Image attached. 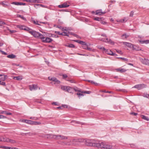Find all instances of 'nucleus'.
Listing matches in <instances>:
<instances>
[{"label": "nucleus", "instance_id": "34", "mask_svg": "<svg viewBox=\"0 0 149 149\" xmlns=\"http://www.w3.org/2000/svg\"><path fill=\"white\" fill-rule=\"evenodd\" d=\"M88 82L91 83V84H95L96 86H97L98 84H97V83L93 81L88 80Z\"/></svg>", "mask_w": 149, "mask_h": 149}, {"label": "nucleus", "instance_id": "62", "mask_svg": "<svg viewBox=\"0 0 149 149\" xmlns=\"http://www.w3.org/2000/svg\"><path fill=\"white\" fill-rule=\"evenodd\" d=\"M116 52L120 54H122V52L121 51L119 50H116Z\"/></svg>", "mask_w": 149, "mask_h": 149}, {"label": "nucleus", "instance_id": "6", "mask_svg": "<svg viewBox=\"0 0 149 149\" xmlns=\"http://www.w3.org/2000/svg\"><path fill=\"white\" fill-rule=\"evenodd\" d=\"M54 135L52 134H43L42 136H40L44 137L45 138L50 139H54Z\"/></svg>", "mask_w": 149, "mask_h": 149}, {"label": "nucleus", "instance_id": "41", "mask_svg": "<svg viewBox=\"0 0 149 149\" xmlns=\"http://www.w3.org/2000/svg\"><path fill=\"white\" fill-rule=\"evenodd\" d=\"M68 139V138L67 136H63V135H61L60 139H61V140L66 139Z\"/></svg>", "mask_w": 149, "mask_h": 149}, {"label": "nucleus", "instance_id": "50", "mask_svg": "<svg viewBox=\"0 0 149 149\" xmlns=\"http://www.w3.org/2000/svg\"><path fill=\"white\" fill-rule=\"evenodd\" d=\"M30 119L33 120H36L38 119V118L36 117H31L29 118Z\"/></svg>", "mask_w": 149, "mask_h": 149}, {"label": "nucleus", "instance_id": "53", "mask_svg": "<svg viewBox=\"0 0 149 149\" xmlns=\"http://www.w3.org/2000/svg\"><path fill=\"white\" fill-rule=\"evenodd\" d=\"M134 12L133 11H131L130 14V17H133L134 15Z\"/></svg>", "mask_w": 149, "mask_h": 149}, {"label": "nucleus", "instance_id": "17", "mask_svg": "<svg viewBox=\"0 0 149 149\" xmlns=\"http://www.w3.org/2000/svg\"><path fill=\"white\" fill-rule=\"evenodd\" d=\"M141 118L147 121H149V118L148 117L144 115H141Z\"/></svg>", "mask_w": 149, "mask_h": 149}, {"label": "nucleus", "instance_id": "36", "mask_svg": "<svg viewBox=\"0 0 149 149\" xmlns=\"http://www.w3.org/2000/svg\"><path fill=\"white\" fill-rule=\"evenodd\" d=\"M74 89V91H75L76 92H81V91L80 89L78 88L77 87H75L74 88H73Z\"/></svg>", "mask_w": 149, "mask_h": 149}, {"label": "nucleus", "instance_id": "28", "mask_svg": "<svg viewBox=\"0 0 149 149\" xmlns=\"http://www.w3.org/2000/svg\"><path fill=\"white\" fill-rule=\"evenodd\" d=\"M2 141L8 142L9 141V139L5 137H2Z\"/></svg>", "mask_w": 149, "mask_h": 149}, {"label": "nucleus", "instance_id": "11", "mask_svg": "<svg viewBox=\"0 0 149 149\" xmlns=\"http://www.w3.org/2000/svg\"><path fill=\"white\" fill-rule=\"evenodd\" d=\"M70 5L66 3H64L63 4L60 5L58 6V7L59 8H67L69 7Z\"/></svg>", "mask_w": 149, "mask_h": 149}, {"label": "nucleus", "instance_id": "7", "mask_svg": "<svg viewBox=\"0 0 149 149\" xmlns=\"http://www.w3.org/2000/svg\"><path fill=\"white\" fill-rule=\"evenodd\" d=\"M100 40L104 42L108 43L112 45H113L114 44V42L112 41L110 39H109L108 38L106 39L102 38Z\"/></svg>", "mask_w": 149, "mask_h": 149}, {"label": "nucleus", "instance_id": "43", "mask_svg": "<svg viewBox=\"0 0 149 149\" xmlns=\"http://www.w3.org/2000/svg\"><path fill=\"white\" fill-rule=\"evenodd\" d=\"M8 142H9L10 143H16V141H15L13 140H11L9 139V141H8Z\"/></svg>", "mask_w": 149, "mask_h": 149}, {"label": "nucleus", "instance_id": "49", "mask_svg": "<svg viewBox=\"0 0 149 149\" xmlns=\"http://www.w3.org/2000/svg\"><path fill=\"white\" fill-rule=\"evenodd\" d=\"M0 85H2L3 86H6V84L5 82L4 81H0Z\"/></svg>", "mask_w": 149, "mask_h": 149}, {"label": "nucleus", "instance_id": "12", "mask_svg": "<svg viewBox=\"0 0 149 149\" xmlns=\"http://www.w3.org/2000/svg\"><path fill=\"white\" fill-rule=\"evenodd\" d=\"M12 4L16 5H25L26 4L25 3L18 2H13L12 3Z\"/></svg>", "mask_w": 149, "mask_h": 149}, {"label": "nucleus", "instance_id": "48", "mask_svg": "<svg viewBox=\"0 0 149 149\" xmlns=\"http://www.w3.org/2000/svg\"><path fill=\"white\" fill-rule=\"evenodd\" d=\"M25 134L26 135L27 134H29V135L31 136L33 135H35V134L34 133H31V132H28V133H26Z\"/></svg>", "mask_w": 149, "mask_h": 149}, {"label": "nucleus", "instance_id": "8", "mask_svg": "<svg viewBox=\"0 0 149 149\" xmlns=\"http://www.w3.org/2000/svg\"><path fill=\"white\" fill-rule=\"evenodd\" d=\"M106 13V12H102V9H99L95 11V15H102Z\"/></svg>", "mask_w": 149, "mask_h": 149}, {"label": "nucleus", "instance_id": "14", "mask_svg": "<svg viewBox=\"0 0 149 149\" xmlns=\"http://www.w3.org/2000/svg\"><path fill=\"white\" fill-rule=\"evenodd\" d=\"M123 44L130 48H132L133 46V45L132 44L127 42H123Z\"/></svg>", "mask_w": 149, "mask_h": 149}, {"label": "nucleus", "instance_id": "51", "mask_svg": "<svg viewBox=\"0 0 149 149\" xmlns=\"http://www.w3.org/2000/svg\"><path fill=\"white\" fill-rule=\"evenodd\" d=\"M62 76L63 79H65L68 77L67 75L65 74H62Z\"/></svg>", "mask_w": 149, "mask_h": 149}, {"label": "nucleus", "instance_id": "16", "mask_svg": "<svg viewBox=\"0 0 149 149\" xmlns=\"http://www.w3.org/2000/svg\"><path fill=\"white\" fill-rule=\"evenodd\" d=\"M23 121L24 123L29 124L33 125V121L31 120L24 119Z\"/></svg>", "mask_w": 149, "mask_h": 149}, {"label": "nucleus", "instance_id": "55", "mask_svg": "<svg viewBox=\"0 0 149 149\" xmlns=\"http://www.w3.org/2000/svg\"><path fill=\"white\" fill-rule=\"evenodd\" d=\"M102 92H104V93H113V92L112 91H106L105 90L102 91Z\"/></svg>", "mask_w": 149, "mask_h": 149}, {"label": "nucleus", "instance_id": "35", "mask_svg": "<svg viewBox=\"0 0 149 149\" xmlns=\"http://www.w3.org/2000/svg\"><path fill=\"white\" fill-rule=\"evenodd\" d=\"M140 42L141 43H146V44H148L149 43V40H146L143 41H140Z\"/></svg>", "mask_w": 149, "mask_h": 149}, {"label": "nucleus", "instance_id": "39", "mask_svg": "<svg viewBox=\"0 0 149 149\" xmlns=\"http://www.w3.org/2000/svg\"><path fill=\"white\" fill-rule=\"evenodd\" d=\"M82 47L84 49H87V48H88V46L85 42V43H84V45H82Z\"/></svg>", "mask_w": 149, "mask_h": 149}, {"label": "nucleus", "instance_id": "1", "mask_svg": "<svg viewBox=\"0 0 149 149\" xmlns=\"http://www.w3.org/2000/svg\"><path fill=\"white\" fill-rule=\"evenodd\" d=\"M85 141L86 144L88 146L100 148L101 149H110L109 148H107L108 145L104 142L95 143L93 141L89 140H87Z\"/></svg>", "mask_w": 149, "mask_h": 149}, {"label": "nucleus", "instance_id": "20", "mask_svg": "<svg viewBox=\"0 0 149 149\" xmlns=\"http://www.w3.org/2000/svg\"><path fill=\"white\" fill-rule=\"evenodd\" d=\"M105 52L107 54L111 55V56L112 55V54L113 53V52L111 51L108 49L106 50H105Z\"/></svg>", "mask_w": 149, "mask_h": 149}, {"label": "nucleus", "instance_id": "59", "mask_svg": "<svg viewBox=\"0 0 149 149\" xmlns=\"http://www.w3.org/2000/svg\"><path fill=\"white\" fill-rule=\"evenodd\" d=\"M55 33L58 34L59 35H61L62 34V33H61L59 31H55Z\"/></svg>", "mask_w": 149, "mask_h": 149}, {"label": "nucleus", "instance_id": "4", "mask_svg": "<svg viewBox=\"0 0 149 149\" xmlns=\"http://www.w3.org/2000/svg\"><path fill=\"white\" fill-rule=\"evenodd\" d=\"M42 42L46 43H49L51 42L53 40L52 39L49 37L45 38L43 35V38H41Z\"/></svg>", "mask_w": 149, "mask_h": 149}, {"label": "nucleus", "instance_id": "47", "mask_svg": "<svg viewBox=\"0 0 149 149\" xmlns=\"http://www.w3.org/2000/svg\"><path fill=\"white\" fill-rule=\"evenodd\" d=\"M18 17H20L21 18H22L23 19L25 20H26V19L23 16H22L19 15H18Z\"/></svg>", "mask_w": 149, "mask_h": 149}, {"label": "nucleus", "instance_id": "58", "mask_svg": "<svg viewBox=\"0 0 149 149\" xmlns=\"http://www.w3.org/2000/svg\"><path fill=\"white\" fill-rule=\"evenodd\" d=\"M8 147L4 146H1L0 147V148H3V149H8L7 148V147Z\"/></svg>", "mask_w": 149, "mask_h": 149}, {"label": "nucleus", "instance_id": "56", "mask_svg": "<svg viewBox=\"0 0 149 149\" xmlns=\"http://www.w3.org/2000/svg\"><path fill=\"white\" fill-rule=\"evenodd\" d=\"M79 43L83 45H84V43H85V42L83 41L79 40Z\"/></svg>", "mask_w": 149, "mask_h": 149}, {"label": "nucleus", "instance_id": "37", "mask_svg": "<svg viewBox=\"0 0 149 149\" xmlns=\"http://www.w3.org/2000/svg\"><path fill=\"white\" fill-rule=\"evenodd\" d=\"M26 1L28 2L36 3L37 1L36 0H26Z\"/></svg>", "mask_w": 149, "mask_h": 149}, {"label": "nucleus", "instance_id": "52", "mask_svg": "<svg viewBox=\"0 0 149 149\" xmlns=\"http://www.w3.org/2000/svg\"><path fill=\"white\" fill-rule=\"evenodd\" d=\"M126 71V70L123 68H120V72H125Z\"/></svg>", "mask_w": 149, "mask_h": 149}, {"label": "nucleus", "instance_id": "18", "mask_svg": "<svg viewBox=\"0 0 149 149\" xmlns=\"http://www.w3.org/2000/svg\"><path fill=\"white\" fill-rule=\"evenodd\" d=\"M61 135H54V139L59 140L61 139Z\"/></svg>", "mask_w": 149, "mask_h": 149}, {"label": "nucleus", "instance_id": "63", "mask_svg": "<svg viewBox=\"0 0 149 149\" xmlns=\"http://www.w3.org/2000/svg\"><path fill=\"white\" fill-rule=\"evenodd\" d=\"M130 114L132 115H134V116H136L137 115V113L134 112H132L130 113Z\"/></svg>", "mask_w": 149, "mask_h": 149}, {"label": "nucleus", "instance_id": "60", "mask_svg": "<svg viewBox=\"0 0 149 149\" xmlns=\"http://www.w3.org/2000/svg\"><path fill=\"white\" fill-rule=\"evenodd\" d=\"M33 23L35 24L38 25H40L38 23V22L37 21L36 22L35 20L33 21Z\"/></svg>", "mask_w": 149, "mask_h": 149}, {"label": "nucleus", "instance_id": "13", "mask_svg": "<svg viewBox=\"0 0 149 149\" xmlns=\"http://www.w3.org/2000/svg\"><path fill=\"white\" fill-rule=\"evenodd\" d=\"M67 92L70 93H73L74 92L73 88L68 86Z\"/></svg>", "mask_w": 149, "mask_h": 149}, {"label": "nucleus", "instance_id": "38", "mask_svg": "<svg viewBox=\"0 0 149 149\" xmlns=\"http://www.w3.org/2000/svg\"><path fill=\"white\" fill-rule=\"evenodd\" d=\"M18 27L21 29L24 30L25 28V26L22 25H19Z\"/></svg>", "mask_w": 149, "mask_h": 149}, {"label": "nucleus", "instance_id": "27", "mask_svg": "<svg viewBox=\"0 0 149 149\" xmlns=\"http://www.w3.org/2000/svg\"><path fill=\"white\" fill-rule=\"evenodd\" d=\"M53 81L55 82L56 83L58 84H59L60 82L56 78L54 77H53Z\"/></svg>", "mask_w": 149, "mask_h": 149}, {"label": "nucleus", "instance_id": "21", "mask_svg": "<svg viewBox=\"0 0 149 149\" xmlns=\"http://www.w3.org/2000/svg\"><path fill=\"white\" fill-rule=\"evenodd\" d=\"M1 77H0V79L2 81H4L6 79L7 76L3 74H2Z\"/></svg>", "mask_w": 149, "mask_h": 149}, {"label": "nucleus", "instance_id": "46", "mask_svg": "<svg viewBox=\"0 0 149 149\" xmlns=\"http://www.w3.org/2000/svg\"><path fill=\"white\" fill-rule=\"evenodd\" d=\"M50 36L52 37H55L56 38H58L59 37L58 36L54 34H51Z\"/></svg>", "mask_w": 149, "mask_h": 149}, {"label": "nucleus", "instance_id": "57", "mask_svg": "<svg viewBox=\"0 0 149 149\" xmlns=\"http://www.w3.org/2000/svg\"><path fill=\"white\" fill-rule=\"evenodd\" d=\"M0 4L3 5V6L4 7H6L7 5L5 4L3 2H1L0 3Z\"/></svg>", "mask_w": 149, "mask_h": 149}, {"label": "nucleus", "instance_id": "24", "mask_svg": "<svg viewBox=\"0 0 149 149\" xmlns=\"http://www.w3.org/2000/svg\"><path fill=\"white\" fill-rule=\"evenodd\" d=\"M68 86H61V89L65 91H67Z\"/></svg>", "mask_w": 149, "mask_h": 149}, {"label": "nucleus", "instance_id": "3", "mask_svg": "<svg viewBox=\"0 0 149 149\" xmlns=\"http://www.w3.org/2000/svg\"><path fill=\"white\" fill-rule=\"evenodd\" d=\"M146 85L142 84L136 85L134 87V88H137L138 90H139L146 87Z\"/></svg>", "mask_w": 149, "mask_h": 149}, {"label": "nucleus", "instance_id": "10", "mask_svg": "<svg viewBox=\"0 0 149 149\" xmlns=\"http://www.w3.org/2000/svg\"><path fill=\"white\" fill-rule=\"evenodd\" d=\"M29 89L31 91L36 90L38 89V86L36 85L33 84L32 86H30Z\"/></svg>", "mask_w": 149, "mask_h": 149}, {"label": "nucleus", "instance_id": "45", "mask_svg": "<svg viewBox=\"0 0 149 149\" xmlns=\"http://www.w3.org/2000/svg\"><path fill=\"white\" fill-rule=\"evenodd\" d=\"M62 33V34L61 35H63V36H66L68 37L69 36V35L68 33L66 32H64Z\"/></svg>", "mask_w": 149, "mask_h": 149}, {"label": "nucleus", "instance_id": "2", "mask_svg": "<svg viewBox=\"0 0 149 149\" xmlns=\"http://www.w3.org/2000/svg\"><path fill=\"white\" fill-rule=\"evenodd\" d=\"M30 34L33 36L34 37L40 38H43V35L40 33L33 30L32 31H30Z\"/></svg>", "mask_w": 149, "mask_h": 149}, {"label": "nucleus", "instance_id": "32", "mask_svg": "<svg viewBox=\"0 0 149 149\" xmlns=\"http://www.w3.org/2000/svg\"><path fill=\"white\" fill-rule=\"evenodd\" d=\"M24 30H26V31H28L29 32V33H30V32L32 31H33V30H32L31 29H30V28H28L27 27L25 26V28Z\"/></svg>", "mask_w": 149, "mask_h": 149}, {"label": "nucleus", "instance_id": "54", "mask_svg": "<svg viewBox=\"0 0 149 149\" xmlns=\"http://www.w3.org/2000/svg\"><path fill=\"white\" fill-rule=\"evenodd\" d=\"M117 58H120V59H123L125 61H127V59L126 58H122V57H117Z\"/></svg>", "mask_w": 149, "mask_h": 149}, {"label": "nucleus", "instance_id": "30", "mask_svg": "<svg viewBox=\"0 0 149 149\" xmlns=\"http://www.w3.org/2000/svg\"><path fill=\"white\" fill-rule=\"evenodd\" d=\"M102 17H96L94 18L93 19L95 20L100 21H102Z\"/></svg>", "mask_w": 149, "mask_h": 149}, {"label": "nucleus", "instance_id": "29", "mask_svg": "<svg viewBox=\"0 0 149 149\" xmlns=\"http://www.w3.org/2000/svg\"><path fill=\"white\" fill-rule=\"evenodd\" d=\"M15 56L13 54H11L8 55L7 56V57L8 58H13L15 57Z\"/></svg>", "mask_w": 149, "mask_h": 149}, {"label": "nucleus", "instance_id": "5", "mask_svg": "<svg viewBox=\"0 0 149 149\" xmlns=\"http://www.w3.org/2000/svg\"><path fill=\"white\" fill-rule=\"evenodd\" d=\"M139 59L141 62L143 64L149 66V60L148 59L146 58L143 59L141 58H140Z\"/></svg>", "mask_w": 149, "mask_h": 149}, {"label": "nucleus", "instance_id": "25", "mask_svg": "<svg viewBox=\"0 0 149 149\" xmlns=\"http://www.w3.org/2000/svg\"><path fill=\"white\" fill-rule=\"evenodd\" d=\"M81 91L80 92L81 93H76V94L78 96V97L80 99L81 97L83 96H84V95L83 94V93H81Z\"/></svg>", "mask_w": 149, "mask_h": 149}, {"label": "nucleus", "instance_id": "33", "mask_svg": "<svg viewBox=\"0 0 149 149\" xmlns=\"http://www.w3.org/2000/svg\"><path fill=\"white\" fill-rule=\"evenodd\" d=\"M33 125H39L41 124L40 122L38 121H33Z\"/></svg>", "mask_w": 149, "mask_h": 149}, {"label": "nucleus", "instance_id": "26", "mask_svg": "<svg viewBox=\"0 0 149 149\" xmlns=\"http://www.w3.org/2000/svg\"><path fill=\"white\" fill-rule=\"evenodd\" d=\"M40 6L41 7L44 8H46L47 6H45L43 5L40 4H36L34 5V7L36 8H37V6Z\"/></svg>", "mask_w": 149, "mask_h": 149}, {"label": "nucleus", "instance_id": "44", "mask_svg": "<svg viewBox=\"0 0 149 149\" xmlns=\"http://www.w3.org/2000/svg\"><path fill=\"white\" fill-rule=\"evenodd\" d=\"M81 93H86L89 94L91 93V92L89 91H82Z\"/></svg>", "mask_w": 149, "mask_h": 149}, {"label": "nucleus", "instance_id": "64", "mask_svg": "<svg viewBox=\"0 0 149 149\" xmlns=\"http://www.w3.org/2000/svg\"><path fill=\"white\" fill-rule=\"evenodd\" d=\"M143 96L145 97H146L147 98H148V94H144Z\"/></svg>", "mask_w": 149, "mask_h": 149}, {"label": "nucleus", "instance_id": "19", "mask_svg": "<svg viewBox=\"0 0 149 149\" xmlns=\"http://www.w3.org/2000/svg\"><path fill=\"white\" fill-rule=\"evenodd\" d=\"M13 79H16L18 80H21L22 79V76H18L14 77Z\"/></svg>", "mask_w": 149, "mask_h": 149}, {"label": "nucleus", "instance_id": "40", "mask_svg": "<svg viewBox=\"0 0 149 149\" xmlns=\"http://www.w3.org/2000/svg\"><path fill=\"white\" fill-rule=\"evenodd\" d=\"M97 47L98 48H99L101 50H102L103 51H105L106 49L104 47H101L100 46H97Z\"/></svg>", "mask_w": 149, "mask_h": 149}, {"label": "nucleus", "instance_id": "61", "mask_svg": "<svg viewBox=\"0 0 149 149\" xmlns=\"http://www.w3.org/2000/svg\"><path fill=\"white\" fill-rule=\"evenodd\" d=\"M74 36L77 38H79L80 39L81 38H80L79 36L77 34H74Z\"/></svg>", "mask_w": 149, "mask_h": 149}, {"label": "nucleus", "instance_id": "31", "mask_svg": "<svg viewBox=\"0 0 149 149\" xmlns=\"http://www.w3.org/2000/svg\"><path fill=\"white\" fill-rule=\"evenodd\" d=\"M74 141L82 142L84 141V140L81 139H77L73 140Z\"/></svg>", "mask_w": 149, "mask_h": 149}, {"label": "nucleus", "instance_id": "23", "mask_svg": "<svg viewBox=\"0 0 149 149\" xmlns=\"http://www.w3.org/2000/svg\"><path fill=\"white\" fill-rule=\"evenodd\" d=\"M65 46L70 48H74L75 47V46L72 44H68L66 45Z\"/></svg>", "mask_w": 149, "mask_h": 149}, {"label": "nucleus", "instance_id": "22", "mask_svg": "<svg viewBox=\"0 0 149 149\" xmlns=\"http://www.w3.org/2000/svg\"><path fill=\"white\" fill-rule=\"evenodd\" d=\"M128 19V17H125L123 19L120 20V21L121 22H126Z\"/></svg>", "mask_w": 149, "mask_h": 149}, {"label": "nucleus", "instance_id": "42", "mask_svg": "<svg viewBox=\"0 0 149 149\" xmlns=\"http://www.w3.org/2000/svg\"><path fill=\"white\" fill-rule=\"evenodd\" d=\"M2 113H4L6 115H12V113L10 112H8L6 111H3L2 112Z\"/></svg>", "mask_w": 149, "mask_h": 149}, {"label": "nucleus", "instance_id": "15", "mask_svg": "<svg viewBox=\"0 0 149 149\" xmlns=\"http://www.w3.org/2000/svg\"><path fill=\"white\" fill-rule=\"evenodd\" d=\"M133 50H135L136 51H140L141 50V49L138 46H136L133 45L132 48Z\"/></svg>", "mask_w": 149, "mask_h": 149}, {"label": "nucleus", "instance_id": "9", "mask_svg": "<svg viewBox=\"0 0 149 149\" xmlns=\"http://www.w3.org/2000/svg\"><path fill=\"white\" fill-rule=\"evenodd\" d=\"M71 125H75V124H80L84 125V123H83L79 121H78L76 120H72L71 122Z\"/></svg>", "mask_w": 149, "mask_h": 149}]
</instances>
